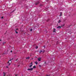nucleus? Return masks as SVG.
Returning <instances> with one entry per match:
<instances>
[{
  "mask_svg": "<svg viewBox=\"0 0 76 76\" xmlns=\"http://www.w3.org/2000/svg\"><path fill=\"white\" fill-rule=\"evenodd\" d=\"M33 63L32 62H31V65L29 66V67H32V66L33 64H33Z\"/></svg>",
  "mask_w": 76,
  "mask_h": 76,
  "instance_id": "nucleus-1",
  "label": "nucleus"
},
{
  "mask_svg": "<svg viewBox=\"0 0 76 76\" xmlns=\"http://www.w3.org/2000/svg\"><path fill=\"white\" fill-rule=\"evenodd\" d=\"M41 52H42L43 53H44L45 52V50H40L39 53H41Z\"/></svg>",
  "mask_w": 76,
  "mask_h": 76,
  "instance_id": "nucleus-2",
  "label": "nucleus"
},
{
  "mask_svg": "<svg viewBox=\"0 0 76 76\" xmlns=\"http://www.w3.org/2000/svg\"><path fill=\"white\" fill-rule=\"evenodd\" d=\"M39 3V1H38L36 3L35 5H37V4H38Z\"/></svg>",
  "mask_w": 76,
  "mask_h": 76,
  "instance_id": "nucleus-3",
  "label": "nucleus"
},
{
  "mask_svg": "<svg viewBox=\"0 0 76 76\" xmlns=\"http://www.w3.org/2000/svg\"><path fill=\"white\" fill-rule=\"evenodd\" d=\"M17 30H18V28H16V30H15V32L16 34H18V32H17V31H16Z\"/></svg>",
  "mask_w": 76,
  "mask_h": 76,
  "instance_id": "nucleus-4",
  "label": "nucleus"
},
{
  "mask_svg": "<svg viewBox=\"0 0 76 76\" xmlns=\"http://www.w3.org/2000/svg\"><path fill=\"white\" fill-rule=\"evenodd\" d=\"M38 60L39 61H41V59L40 58H38Z\"/></svg>",
  "mask_w": 76,
  "mask_h": 76,
  "instance_id": "nucleus-5",
  "label": "nucleus"
},
{
  "mask_svg": "<svg viewBox=\"0 0 76 76\" xmlns=\"http://www.w3.org/2000/svg\"><path fill=\"white\" fill-rule=\"evenodd\" d=\"M58 23H60V22H61V20H58Z\"/></svg>",
  "mask_w": 76,
  "mask_h": 76,
  "instance_id": "nucleus-6",
  "label": "nucleus"
},
{
  "mask_svg": "<svg viewBox=\"0 0 76 76\" xmlns=\"http://www.w3.org/2000/svg\"><path fill=\"white\" fill-rule=\"evenodd\" d=\"M60 15H59V16H61V15H62V12H60Z\"/></svg>",
  "mask_w": 76,
  "mask_h": 76,
  "instance_id": "nucleus-7",
  "label": "nucleus"
},
{
  "mask_svg": "<svg viewBox=\"0 0 76 76\" xmlns=\"http://www.w3.org/2000/svg\"><path fill=\"white\" fill-rule=\"evenodd\" d=\"M57 28H59V29H60V28H61V26H59L57 27Z\"/></svg>",
  "mask_w": 76,
  "mask_h": 76,
  "instance_id": "nucleus-8",
  "label": "nucleus"
},
{
  "mask_svg": "<svg viewBox=\"0 0 76 76\" xmlns=\"http://www.w3.org/2000/svg\"><path fill=\"white\" fill-rule=\"evenodd\" d=\"M29 58H30L29 57H28L26 58V59H28V60H29Z\"/></svg>",
  "mask_w": 76,
  "mask_h": 76,
  "instance_id": "nucleus-9",
  "label": "nucleus"
},
{
  "mask_svg": "<svg viewBox=\"0 0 76 76\" xmlns=\"http://www.w3.org/2000/svg\"><path fill=\"white\" fill-rule=\"evenodd\" d=\"M35 63L36 64H38V62H35Z\"/></svg>",
  "mask_w": 76,
  "mask_h": 76,
  "instance_id": "nucleus-10",
  "label": "nucleus"
},
{
  "mask_svg": "<svg viewBox=\"0 0 76 76\" xmlns=\"http://www.w3.org/2000/svg\"><path fill=\"white\" fill-rule=\"evenodd\" d=\"M30 70H31V71L33 70V68H31V69H30Z\"/></svg>",
  "mask_w": 76,
  "mask_h": 76,
  "instance_id": "nucleus-11",
  "label": "nucleus"
},
{
  "mask_svg": "<svg viewBox=\"0 0 76 76\" xmlns=\"http://www.w3.org/2000/svg\"><path fill=\"white\" fill-rule=\"evenodd\" d=\"M33 67L34 69H35L36 67V66H34Z\"/></svg>",
  "mask_w": 76,
  "mask_h": 76,
  "instance_id": "nucleus-12",
  "label": "nucleus"
},
{
  "mask_svg": "<svg viewBox=\"0 0 76 76\" xmlns=\"http://www.w3.org/2000/svg\"><path fill=\"white\" fill-rule=\"evenodd\" d=\"M4 74V76H5V73L4 72H3Z\"/></svg>",
  "mask_w": 76,
  "mask_h": 76,
  "instance_id": "nucleus-13",
  "label": "nucleus"
},
{
  "mask_svg": "<svg viewBox=\"0 0 76 76\" xmlns=\"http://www.w3.org/2000/svg\"><path fill=\"white\" fill-rule=\"evenodd\" d=\"M38 48V47L37 46H36V49H37V48Z\"/></svg>",
  "mask_w": 76,
  "mask_h": 76,
  "instance_id": "nucleus-14",
  "label": "nucleus"
},
{
  "mask_svg": "<svg viewBox=\"0 0 76 76\" xmlns=\"http://www.w3.org/2000/svg\"><path fill=\"white\" fill-rule=\"evenodd\" d=\"M12 59H11L10 60H9V61H10L11 62H12Z\"/></svg>",
  "mask_w": 76,
  "mask_h": 76,
  "instance_id": "nucleus-15",
  "label": "nucleus"
},
{
  "mask_svg": "<svg viewBox=\"0 0 76 76\" xmlns=\"http://www.w3.org/2000/svg\"><path fill=\"white\" fill-rule=\"evenodd\" d=\"M28 70H31V69H28Z\"/></svg>",
  "mask_w": 76,
  "mask_h": 76,
  "instance_id": "nucleus-16",
  "label": "nucleus"
},
{
  "mask_svg": "<svg viewBox=\"0 0 76 76\" xmlns=\"http://www.w3.org/2000/svg\"><path fill=\"white\" fill-rule=\"evenodd\" d=\"M43 47V48H45V46H44Z\"/></svg>",
  "mask_w": 76,
  "mask_h": 76,
  "instance_id": "nucleus-17",
  "label": "nucleus"
},
{
  "mask_svg": "<svg viewBox=\"0 0 76 76\" xmlns=\"http://www.w3.org/2000/svg\"><path fill=\"white\" fill-rule=\"evenodd\" d=\"M6 43V42H4L3 43V45H4V44H5Z\"/></svg>",
  "mask_w": 76,
  "mask_h": 76,
  "instance_id": "nucleus-18",
  "label": "nucleus"
},
{
  "mask_svg": "<svg viewBox=\"0 0 76 76\" xmlns=\"http://www.w3.org/2000/svg\"><path fill=\"white\" fill-rule=\"evenodd\" d=\"M32 31V29L31 28V29H30V31Z\"/></svg>",
  "mask_w": 76,
  "mask_h": 76,
  "instance_id": "nucleus-19",
  "label": "nucleus"
},
{
  "mask_svg": "<svg viewBox=\"0 0 76 76\" xmlns=\"http://www.w3.org/2000/svg\"><path fill=\"white\" fill-rule=\"evenodd\" d=\"M1 18V19H3V17H2Z\"/></svg>",
  "mask_w": 76,
  "mask_h": 76,
  "instance_id": "nucleus-20",
  "label": "nucleus"
},
{
  "mask_svg": "<svg viewBox=\"0 0 76 76\" xmlns=\"http://www.w3.org/2000/svg\"><path fill=\"white\" fill-rule=\"evenodd\" d=\"M10 63L9 61H8L7 63Z\"/></svg>",
  "mask_w": 76,
  "mask_h": 76,
  "instance_id": "nucleus-21",
  "label": "nucleus"
},
{
  "mask_svg": "<svg viewBox=\"0 0 76 76\" xmlns=\"http://www.w3.org/2000/svg\"><path fill=\"white\" fill-rule=\"evenodd\" d=\"M56 32V31H53V32Z\"/></svg>",
  "mask_w": 76,
  "mask_h": 76,
  "instance_id": "nucleus-22",
  "label": "nucleus"
},
{
  "mask_svg": "<svg viewBox=\"0 0 76 76\" xmlns=\"http://www.w3.org/2000/svg\"><path fill=\"white\" fill-rule=\"evenodd\" d=\"M10 65V63H9V65Z\"/></svg>",
  "mask_w": 76,
  "mask_h": 76,
  "instance_id": "nucleus-23",
  "label": "nucleus"
},
{
  "mask_svg": "<svg viewBox=\"0 0 76 76\" xmlns=\"http://www.w3.org/2000/svg\"><path fill=\"white\" fill-rule=\"evenodd\" d=\"M11 53H12V50L11 51Z\"/></svg>",
  "mask_w": 76,
  "mask_h": 76,
  "instance_id": "nucleus-24",
  "label": "nucleus"
},
{
  "mask_svg": "<svg viewBox=\"0 0 76 76\" xmlns=\"http://www.w3.org/2000/svg\"><path fill=\"white\" fill-rule=\"evenodd\" d=\"M45 64H46V62H45Z\"/></svg>",
  "mask_w": 76,
  "mask_h": 76,
  "instance_id": "nucleus-25",
  "label": "nucleus"
},
{
  "mask_svg": "<svg viewBox=\"0 0 76 76\" xmlns=\"http://www.w3.org/2000/svg\"><path fill=\"white\" fill-rule=\"evenodd\" d=\"M6 54V53H3V54Z\"/></svg>",
  "mask_w": 76,
  "mask_h": 76,
  "instance_id": "nucleus-26",
  "label": "nucleus"
},
{
  "mask_svg": "<svg viewBox=\"0 0 76 76\" xmlns=\"http://www.w3.org/2000/svg\"><path fill=\"white\" fill-rule=\"evenodd\" d=\"M35 58H37V56H35Z\"/></svg>",
  "mask_w": 76,
  "mask_h": 76,
  "instance_id": "nucleus-27",
  "label": "nucleus"
},
{
  "mask_svg": "<svg viewBox=\"0 0 76 76\" xmlns=\"http://www.w3.org/2000/svg\"><path fill=\"white\" fill-rule=\"evenodd\" d=\"M0 41H1V39H0Z\"/></svg>",
  "mask_w": 76,
  "mask_h": 76,
  "instance_id": "nucleus-28",
  "label": "nucleus"
},
{
  "mask_svg": "<svg viewBox=\"0 0 76 76\" xmlns=\"http://www.w3.org/2000/svg\"><path fill=\"white\" fill-rule=\"evenodd\" d=\"M6 67L7 68H8V66H7Z\"/></svg>",
  "mask_w": 76,
  "mask_h": 76,
  "instance_id": "nucleus-29",
  "label": "nucleus"
},
{
  "mask_svg": "<svg viewBox=\"0 0 76 76\" xmlns=\"http://www.w3.org/2000/svg\"><path fill=\"white\" fill-rule=\"evenodd\" d=\"M53 29H54V30H55V28H53Z\"/></svg>",
  "mask_w": 76,
  "mask_h": 76,
  "instance_id": "nucleus-30",
  "label": "nucleus"
},
{
  "mask_svg": "<svg viewBox=\"0 0 76 76\" xmlns=\"http://www.w3.org/2000/svg\"><path fill=\"white\" fill-rule=\"evenodd\" d=\"M19 65H18V67H19Z\"/></svg>",
  "mask_w": 76,
  "mask_h": 76,
  "instance_id": "nucleus-31",
  "label": "nucleus"
},
{
  "mask_svg": "<svg viewBox=\"0 0 76 76\" xmlns=\"http://www.w3.org/2000/svg\"><path fill=\"white\" fill-rule=\"evenodd\" d=\"M15 76H17V75H16Z\"/></svg>",
  "mask_w": 76,
  "mask_h": 76,
  "instance_id": "nucleus-32",
  "label": "nucleus"
},
{
  "mask_svg": "<svg viewBox=\"0 0 76 76\" xmlns=\"http://www.w3.org/2000/svg\"><path fill=\"white\" fill-rule=\"evenodd\" d=\"M14 10H13L12 12H14Z\"/></svg>",
  "mask_w": 76,
  "mask_h": 76,
  "instance_id": "nucleus-33",
  "label": "nucleus"
},
{
  "mask_svg": "<svg viewBox=\"0 0 76 76\" xmlns=\"http://www.w3.org/2000/svg\"><path fill=\"white\" fill-rule=\"evenodd\" d=\"M21 76H23V75H22Z\"/></svg>",
  "mask_w": 76,
  "mask_h": 76,
  "instance_id": "nucleus-34",
  "label": "nucleus"
},
{
  "mask_svg": "<svg viewBox=\"0 0 76 76\" xmlns=\"http://www.w3.org/2000/svg\"><path fill=\"white\" fill-rule=\"evenodd\" d=\"M16 61H17V60H16Z\"/></svg>",
  "mask_w": 76,
  "mask_h": 76,
  "instance_id": "nucleus-35",
  "label": "nucleus"
},
{
  "mask_svg": "<svg viewBox=\"0 0 76 76\" xmlns=\"http://www.w3.org/2000/svg\"><path fill=\"white\" fill-rule=\"evenodd\" d=\"M7 76H9L7 75Z\"/></svg>",
  "mask_w": 76,
  "mask_h": 76,
  "instance_id": "nucleus-36",
  "label": "nucleus"
}]
</instances>
